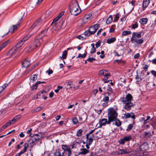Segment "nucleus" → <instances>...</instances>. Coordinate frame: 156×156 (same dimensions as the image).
<instances>
[{"mask_svg":"<svg viewBox=\"0 0 156 156\" xmlns=\"http://www.w3.org/2000/svg\"><path fill=\"white\" fill-rule=\"evenodd\" d=\"M151 73L152 75L156 77V71L154 70H152L151 71Z\"/></svg>","mask_w":156,"mask_h":156,"instance_id":"774afa93","label":"nucleus"},{"mask_svg":"<svg viewBox=\"0 0 156 156\" xmlns=\"http://www.w3.org/2000/svg\"><path fill=\"white\" fill-rule=\"evenodd\" d=\"M62 148L64 151L68 152V154H72V151L70 148L68 146L66 145H62Z\"/></svg>","mask_w":156,"mask_h":156,"instance_id":"f3484780","label":"nucleus"},{"mask_svg":"<svg viewBox=\"0 0 156 156\" xmlns=\"http://www.w3.org/2000/svg\"><path fill=\"white\" fill-rule=\"evenodd\" d=\"M140 56V54L138 53L136 54L134 56V58H138Z\"/></svg>","mask_w":156,"mask_h":156,"instance_id":"69168bd1","label":"nucleus"},{"mask_svg":"<svg viewBox=\"0 0 156 156\" xmlns=\"http://www.w3.org/2000/svg\"><path fill=\"white\" fill-rule=\"evenodd\" d=\"M41 94L42 97L45 96L47 92H46L45 90H43L42 91H41Z\"/></svg>","mask_w":156,"mask_h":156,"instance_id":"864d4df0","label":"nucleus"},{"mask_svg":"<svg viewBox=\"0 0 156 156\" xmlns=\"http://www.w3.org/2000/svg\"><path fill=\"white\" fill-rule=\"evenodd\" d=\"M87 52L86 51H85V53L82 54H79L78 55V56L76 57V58H85L87 55Z\"/></svg>","mask_w":156,"mask_h":156,"instance_id":"ea45409f","label":"nucleus"},{"mask_svg":"<svg viewBox=\"0 0 156 156\" xmlns=\"http://www.w3.org/2000/svg\"><path fill=\"white\" fill-rule=\"evenodd\" d=\"M8 85V84L5 83L2 86H0V97L3 95L4 94V90Z\"/></svg>","mask_w":156,"mask_h":156,"instance_id":"412c9836","label":"nucleus"},{"mask_svg":"<svg viewBox=\"0 0 156 156\" xmlns=\"http://www.w3.org/2000/svg\"><path fill=\"white\" fill-rule=\"evenodd\" d=\"M37 48H38L37 47L33 42L31 43L28 47L25 48V51L27 53H30Z\"/></svg>","mask_w":156,"mask_h":156,"instance_id":"0eeeda50","label":"nucleus"},{"mask_svg":"<svg viewBox=\"0 0 156 156\" xmlns=\"http://www.w3.org/2000/svg\"><path fill=\"white\" fill-rule=\"evenodd\" d=\"M17 50L16 48L14 47L9 50L8 53V55H10V57H15L17 54Z\"/></svg>","mask_w":156,"mask_h":156,"instance_id":"6e6552de","label":"nucleus"},{"mask_svg":"<svg viewBox=\"0 0 156 156\" xmlns=\"http://www.w3.org/2000/svg\"><path fill=\"white\" fill-rule=\"evenodd\" d=\"M89 152V150L86 149L85 148L81 149L80 152L79 153V154H86Z\"/></svg>","mask_w":156,"mask_h":156,"instance_id":"a878e982","label":"nucleus"},{"mask_svg":"<svg viewBox=\"0 0 156 156\" xmlns=\"http://www.w3.org/2000/svg\"><path fill=\"white\" fill-rule=\"evenodd\" d=\"M94 138V135H89V134H87V142H88L89 144H92Z\"/></svg>","mask_w":156,"mask_h":156,"instance_id":"2eb2a0df","label":"nucleus"},{"mask_svg":"<svg viewBox=\"0 0 156 156\" xmlns=\"http://www.w3.org/2000/svg\"><path fill=\"white\" fill-rule=\"evenodd\" d=\"M13 124V123L11 122V121L10 120L9 122L5 123V125L7 127H8V126H10L11 124Z\"/></svg>","mask_w":156,"mask_h":156,"instance_id":"052dcab7","label":"nucleus"},{"mask_svg":"<svg viewBox=\"0 0 156 156\" xmlns=\"http://www.w3.org/2000/svg\"><path fill=\"white\" fill-rule=\"evenodd\" d=\"M107 93L108 94V96H110L111 94L112 93V89L111 87L110 86L108 85V87L107 89Z\"/></svg>","mask_w":156,"mask_h":156,"instance_id":"473e14b6","label":"nucleus"},{"mask_svg":"<svg viewBox=\"0 0 156 156\" xmlns=\"http://www.w3.org/2000/svg\"><path fill=\"white\" fill-rule=\"evenodd\" d=\"M60 19V18L57 16L54 19L52 23L56 26L57 24V22Z\"/></svg>","mask_w":156,"mask_h":156,"instance_id":"4c0bfd02","label":"nucleus"},{"mask_svg":"<svg viewBox=\"0 0 156 156\" xmlns=\"http://www.w3.org/2000/svg\"><path fill=\"white\" fill-rule=\"evenodd\" d=\"M96 59L94 58H89L87 59V60L90 62H92L93 61L95 60Z\"/></svg>","mask_w":156,"mask_h":156,"instance_id":"6e6d98bb","label":"nucleus"},{"mask_svg":"<svg viewBox=\"0 0 156 156\" xmlns=\"http://www.w3.org/2000/svg\"><path fill=\"white\" fill-rule=\"evenodd\" d=\"M20 24V23L19 21L18 23H17L16 24L12 26V28H13L14 30H15L17 29V27L19 26V25Z\"/></svg>","mask_w":156,"mask_h":156,"instance_id":"a18cd8bd","label":"nucleus"},{"mask_svg":"<svg viewBox=\"0 0 156 156\" xmlns=\"http://www.w3.org/2000/svg\"><path fill=\"white\" fill-rule=\"evenodd\" d=\"M131 152L128 149H121L119 150L118 152V154H128Z\"/></svg>","mask_w":156,"mask_h":156,"instance_id":"6ab92c4d","label":"nucleus"},{"mask_svg":"<svg viewBox=\"0 0 156 156\" xmlns=\"http://www.w3.org/2000/svg\"><path fill=\"white\" fill-rule=\"evenodd\" d=\"M72 121L74 124L76 125L78 122V121L76 117L73 118Z\"/></svg>","mask_w":156,"mask_h":156,"instance_id":"49530a36","label":"nucleus"},{"mask_svg":"<svg viewBox=\"0 0 156 156\" xmlns=\"http://www.w3.org/2000/svg\"><path fill=\"white\" fill-rule=\"evenodd\" d=\"M83 130L81 129H79L77 132L76 136H80L82 135Z\"/></svg>","mask_w":156,"mask_h":156,"instance_id":"a19ab883","label":"nucleus"},{"mask_svg":"<svg viewBox=\"0 0 156 156\" xmlns=\"http://www.w3.org/2000/svg\"><path fill=\"white\" fill-rule=\"evenodd\" d=\"M131 33V32L130 31L125 30L122 32V35L123 36H126L130 34Z\"/></svg>","mask_w":156,"mask_h":156,"instance_id":"58836bf2","label":"nucleus"},{"mask_svg":"<svg viewBox=\"0 0 156 156\" xmlns=\"http://www.w3.org/2000/svg\"><path fill=\"white\" fill-rule=\"evenodd\" d=\"M42 108V107H38L37 108L35 109V110L36 112H38L40 111Z\"/></svg>","mask_w":156,"mask_h":156,"instance_id":"e2e57ef3","label":"nucleus"},{"mask_svg":"<svg viewBox=\"0 0 156 156\" xmlns=\"http://www.w3.org/2000/svg\"><path fill=\"white\" fill-rule=\"evenodd\" d=\"M96 48H97L101 46V42L99 41L97 42L95 44Z\"/></svg>","mask_w":156,"mask_h":156,"instance_id":"bf43d9fd","label":"nucleus"},{"mask_svg":"<svg viewBox=\"0 0 156 156\" xmlns=\"http://www.w3.org/2000/svg\"><path fill=\"white\" fill-rule=\"evenodd\" d=\"M29 39V38H28V37H27V35H26V36L24 37L21 40L24 43L26 41L28 40Z\"/></svg>","mask_w":156,"mask_h":156,"instance_id":"13d9d810","label":"nucleus"},{"mask_svg":"<svg viewBox=\"0 0 156 156\" xmlns=\"http://www.w3.org/2000/svg\"><path fill=\"white\" fill-rule=\"evenodd\" d=\"M113 17L111 15H110L106 20V23L108 24H110L112 21Z\"/></svg>","mask_w":156,"mask_h":156,"instance_id":"c9c22d12","label":"nucleus"},{"mask_svg":"<svg viewBox=\"0 0 156 156\" xmlns=\"http://www.w3.org/2000/svg\"><path fill=\"white\" fill-rule=\"evenodd\" d=\"M91 18L87 15H85L83 18V20L84 22V23L87 22V21L90 20Z\"/></svg>","mask_w":156,"mask_h":156,"instance_id":"c756f323","label":"nucleus"},{"mask_svg":"<svg viewBox=\"0 0 156 156\" xmlns=\"http://www.w3.org/2000/svg\"><path fill=\"white\" fill-rule=\"evenodd\" d=\"M104 76V78L103 79V80H107L108 79V76H110V73H109L107 72L106 73V75H105Z\"/></svg>","mask_w":156,"mask_h":156,"instance_id":"09e8293b","label":"nucleus"},{"mask_svg":"<svg viewBox=\"0 0 156 156\" xmlns=\"http://www.w3.org/2000/svg\"><path fill=\"white\" fill-rule=\"evenodd\" d=\"M116 40V38L115 37H112L110 39H108L107 40L106 42L108 44H111L115 42Z\"/></svg>","mask_w":156,"mask_h":156,"instance_id":"f704fd0d","label":"nucleus"},{"mask_svg":"<svg viewBox=\"0 0 156 156\" xmlns=\"http://www.w3.org/2000/svg\"><path fill=\"white\" fill-rule=\"evenodd\" d=\"M40 138L38 137V134H35L31 136V138L29 140L28 142L30 144H33L38 140Z\"/></svg>","mask_w":156,"mask_h":156,"instance_id":"1a4fd4ad","label":"nucleus"},{"mask_svg":"<svg viewBox=\"0 0 156 156\" xmlns=\"http://www.w3.org/2000/svg\"><path fill=\"white\" fill-rule=\"evenodd\" d=\"M138 23L137 22H135V23L134 24L132 25V27H131V29H134L135 28L138 27Z\"/></svg>","mask_w":156,"mask_h":156,"instance_id":"79ce46f5","label":"nucleus"},{"mask_svg":"<svg viewBox=\"0 0 156 156\" xmlns=\"http://www.w3.org/2000/svg\"><path fill=\"white\" fill-rule=\"evenodd\" d=\"M119 17V15L118 14H116L115 16V18L113 22H116L117 21Z\"/></svg>","mask_w":156,"mask_h":156,"instance_id":"3c124183","label":"nucleus"},{"mask_svg":"<svg viewBox=\"0 0 156 156\" xmlns=\"http://www.w3.org/2000/svg\"><path fill=\"white\" fill-rule=\"evenodd\" d=\"M23 44L24 43L23 42V41L21 40L17 44H16V46L14 47H16V49H17V48H20Z\"/></svg>","mask_w":156,"mask_h":156,"instance_id":"72a5a7b5","label":"nucleus"},{"mask_svg":"<svg viewBox=\"0 0 156 156\" xmlns=\"http://www.w3.org/2000/svg\"><path fill=\"white\" fill-rule=\"evenodd\" d=\"M30 65V62L27 61V59H26L22 62V66L24 68L28 67Z\"/></svg>","mask_w":156,"mask_h":156,"instance_id":"4be33fe9","label":"nucleus"},{"mask_svg":"<svg viewBox=\"0 0 156 156\" xmlns=\"http://www.w3.org/2000/svg\"><path fill=\"white\" fill-rule=\"evenodd\" d=\"M147 18H143L140 19L139 22L141 24L144 25L147 23Z\"/></svg>","mask_w":156,"mask_h":156,"instance_id":"c85d7f7f","label":"nucleus"},{"mask_svg":"<svg viewBox=\"0 0 156 156\" xmlns=\"http://www.w3.org/2000/svg\"><path fill=\"white\" fill-rule=\"evenodd\" d=\"M100 127H101L102 126H105L106 124H110V123H108V121L106 119L103 118L100 119L99 122Z\"/></svg>","mask_w":156,"mask_h":156,"instance_id":"a211bd4d","label":"nucleus"},{"mask_svg":"<svg viewBox=\"0 0 156 156\" xmlns=\"http://www.w3.org/2000/svg\"><path fill=\"white\" fill-rule=\"evenodd\" d=\"M37 85L36 83H35L34 85H33L31 87V90H34L36 89H37Z\"/></svg>","mask_w":156,"mask_h":156,"instance_id":"603ef678","label":"nucleus"},{"mask_svg":"<svg viewBox=\"0 0 156 156\" xmlns=\"http://www.w3.org/2000/svg\"><path fill=\"white\" fill-rule=\"evenodd\" d=\"M109 100V97L108 96H105L104 97L101 101L104 102H105L102 104V106L104 107H106L108 106V102Z\"/></svg>","mask_w":156,"mask_h":156,"instance_id":"aec40b11","label":"nucleus"},{"mask_svg":"<svg viewBox=\"0 0 156 156\" xmlns=\"http://www.w3.org/2000/svg\"><path fill=\"white\" fill-rule=\"evenodd\" d=\"M64 12L62 11L61 12L58 16L60 18H61L62 16L64 15Z\"/></svg>","mask_w":156,"mask_h":156,"instance_id":"338daca9","label":"nucleus"},{"mask_svg":"<svg viewBox=\"0 0 156 156\" xmlns=\"http://www.w3.org/2000/svg\"><path fill=\"white\" fill-rule=\"evenodd\" d=\"M150 2V0H144L143 3V10L147 7Z\"/></svg>","mask_w":156,"mask_h":156,"instance_id":"b1692460","label":"nucleus"},{"mask_svg":"<svg viewBox=\"0 0 156 156\" xmlns=\"http://www.w3.org/2000/svg\"><path fill=\"white\" fill-rule=\"evenodd\" d=\"M67 51H64L63 52L62 57L63 59H66V58Z\"/></svg>","mask_w":156,"mask_h":156,"instance_id":"37998d69","label":"nucleus"},{"mask_svg":"<svg viewBox=\"0 0 156 156\" xmlns=\"http://www.w3.org/2000/svg\"><path fill=\"white\" fill-rule=\"evenodd\" d=\"M132 138L130 135L124 136L123 138L119 140V143L121 144H124L125 142L129 141Z\"/></svg>","mask_w":156,"mask_h":156,"instance_id":"9b49d317","label":"nucleus"},{"mask_svg":"<svg viewBox=\"0 0 156 156\" xmlns=\"http://www.w3.org/2000/svg\"><path fill=\"white\" fill-rule=\"evenodd\" d=\"M42 35L40 36V35H37L35 38V39L34 43L36 45L37 47H39L43 42V41L42 39Z\"/></svg>","mask_w":156,"mask_h":156,"instance_id":"39448f33","label":"nucleus"},{"mask_svg":"<svg viewBox=\"0 0 156 156\" xmlns=\"http://www.w3.org/2000/svg\"><path fill=\"white\" fill-rule=\"evenodd\" d=\"M132 43L136 42L138 44H141L144 42V40L142 38L139 39H133L132 41H131Z\"/></svg>","mask_w":156,"mask_h":156,"instance_id":"393cba45","label":"nucleus"},{"mask_svg":"<svg viewBox=\"0 0 156 156\" xmlns=\"http://www.w3.org/2000/svg\"><path fill=\"white\" fill-rule=\"evenodd\" d=\"M133 98L130 94H128L126 95L125 98H122L121 99L122 102H131L133 100Z\"/></svg>","mask_w":156,"mask_h":156,"instance_id":"423d86ee","label":"nucleus"},{"mask_svg":"<svg viewBox=\"0 0 156 156\" xmlns=\"http://www.w3.org/2000/svg\"><path fill=\"white\" fill-rule=\"evenodd\" d=\"M107 72H108L107 70L104 69L101 70L99 71L98 75L100 76H102L106 75Z\"/></svg>","mask_w":156,"mask_h":156,"instance_id":"7c9ffc66","label":"nucleus"},{"mask_svg":"<svg viewBox=\"0 0 156 156\" xmlns=\"http://www.w3.org/2000/svg\"><path fill=\"white\" fill-rule=\"evenodd\" d=\"M143 134L144 137L145 138L151 137L152 136V134H151V133L149 131L144 132Z\"/></svg>","mask_w":156,"mask_h":156,"instance_id":"5701e85b","label":"nucleus"},{"mask_svg":"<svg viewBox=\"0 0 156 156\" xmlns=\"http://www.w3.org/2000/svg\"><path fill=\"white\" fill-rule=\"evenodd\" d=\"M37 74H35L30 76V82H34L37 79Z\"/></svg>","mask_w":156,"mask_h":156,"instance_id":"bb28decb","label":"nucleus"},{"mask_svg":"<svg viewBox=\"0 0 156 156\" xmlns=\"http://www.w3.org/2000/svg\"><path fill=\"white\" fill-rule=\"evenodd\" d=\"M55 156H62L61 153L59 151H56L54 153Z\"/></svg>","mask_w":156,"mask_h":156,"instance_id":"c03bdc74","label":"nucleus"},{"mask_svg":"<svg viewBox=\"0 0 156 156\" xmlns=\"http://www.w3.org/2000/svg\"><path fill=\"white\" fill-rule=\"evenodd\" d=\"M140 148L141 151H145L149 148L147 142H144L140 146Z\"/></svg>","mask_w":156,"mask_h":156,"instance_id":"dca6fc26","label":"nucleus"},{"mask_svg":"<svg viewBox=\"0 0 156 156\" xmlns=\"http://www.w3.org/2000/svg\"><path fill=\"white\" fill-rule=\"evenodd\" d=\"M115 26V25H112L110 27L109 30L110 33H112L114 32L115 31V28L114 27Z\"/></svg>","mask_w":156,"mask_h":156,"instance_id":"de8ad7c7","label":"nucleus"},{"mask_svg":"<svg viewBox=\"0 0 156 156\" xmlns=\"http://www.w3.org/2000/svg\"><path fill=\"white\" fill-rule=\"evenodd\" d=\"M135 124V122L134 120H133V123L129 124L127 127V128L126 129V131H129L131 130L133 127V125Z\"/></svg>","mask_w":156,"mask_h":156,"instance_id":"2f4dec72","label":"nucleus"},{"mask_svg":"<svg viewBox=\"0 0 156 156\" xmlns=\"http://www.w3.org/2000/svg\"><path fill=\"white\" fill-rule=\"evenodd\" d=\"M10 40L9 39L5 41L2 43L0 46V49H2L3 48H5L10 42Z\"/></svg>","mask_w":156,"mask_h":156,"instance_id":"cd10ccee","label":"nucleus"},{"mask_svg":"<svg viewBox=\"0 0 156 156\" xmlns=\"http://www.w3.org/2000/svg\"><path fill=\"white\" fill-rule=\"evenodd\" d=\"M99 26V24H96L93 26L90 27L84 33V35L86 36L89 37L94 34L98 29Z\"/></svg>","mask_w":156,"mask_h":156,"instance_id":"7ed1b4c3","label":"nucleus"},{"mask_svg":"<svg viewBox=\"0 0 156 156\" xmlns=\"http://www.w3.org/2000/svg\"><path fill=\"white\" fill-rule=\"evenodd\" d=\"M7 127L4 124L3 126H2L0 128V131H3Z\"/></svg>","mask_w":156,"mask_h":156,"instance_id":"680f3d73","label":"nucleus"},{"mask_svg":"<svg viewBox=\"0 0 156 156\" xmlns=\"http://www.w3.org/2000/svg\"><path fill=\"white\" fill-rule=\"evenodd\" d=\"M123 117L125 119L131 118L134 120L135 118V115H134L133 113V112H131L130 113H127L124 114Z\"/></svg>","mask_w":156,"mask_h":156,"instance_id":"4468645a","label":"nucleus"},{"mask_svg":"<svg viewBox=\"0 0 156 156\" xmlns=\"http://www.w3.org/2000/svg\"><path fill=\"white\" fill-rule=\"evenodd\" d=\"M47 30L45 29L42 31L40 33V34H39L38 35H40V36L41 35L43 36V37L45 35L46 33H47Z\"/></svg>","mask_w":156,"mask_h":156,"instance_id":"8fccbe9b","label":"nucleus"},{"mask_svg":"<svg viewBox=\"0 0 156 156\" xmlns=\"http://www.w3.org/2000/svg\"><path fill=\"white\" fill-rule=\"evenodd\" d=\"M29 146L28 144L27 143H26L24 145V148L19 153L16 154L15 156H20L21 154L24 153L27 151V149L28 147Z\"/></svg>","mask_w":156,"mask_h":156,"instance_id":"ddd939ff","label":"nucleus"},{"mask_svg":"<svg viewBox=\"0 0 156 156\" xmlns=\"http://www.w3.org/2000/svg\"><path fill=\"white\" fill-rule=\"evenodd\" d=\"M42 95L41 92L40 91L38 92L36 95L37 98L39 99L40 98H41V96Z\"/></svg>","mask_w":156,"mask_h":156,"instance_id":"5fc2aeb1","label":"nucleus"},{"mask_svg":"<svg viewBox=\"0 0 156 156\" xmlns=\"http://www.w3.org/2000/svg\"><path fill=\"white\" fill-rule=\"evenodd\" d=\"M29 39V38H28V37H27V35H26V36L24 37L21 40L24 43L26 41L28 40Z\"/></svg>","mask_w":156,"mask_h":156,"instance_id":"4d7b16f0","label":"nucleus"},{"mask_svg":"<svg viewBox=\"0 0 156 156\" xmlns=\"http://www.w3.org/2000/svg\"><path fill=\"white\" fill-rule=\"evenodd\" d=\"M70 12L72 15L77 16L80 14L81 10L77 1L72 2L69 6Z\"/></svg>","mask_w":156,"mask_h":156,"instance_id":"f03ea898","label":"nucleus"},{"mask_svg":"<svg viewBox=\"0 0 156 156\" xmlns=\"http://www.w3.org/2000/svg\"><path fill=\"white\" fill-rule=\"evenodd\" d=\"M21 117V115H18L14 117L16 119L17 121Z\"/></svg>","mask_w":156,"mask_h":156,"instance_id":"0e129e2a","label":"nucleus"},{"mask_svg":"<svg viewBox=\"0 0 156 156\" xmlns=\"http://www.w3.org/2000/svg\"><path fill=\"white\" fill-rule=\"evenodd\" d=\"M118 113L113 108H110L108 110V123H111L114 122L117 118Z\"/></svg>","mask_w":156,"mask_h":156,"instance_id":"f257e3e1","label":"nucleus"},{"mask_svg":"<svg viewBox=\"0 0 156 156\" xmlns=\"http://www.w3.org/2000/svg\"><path fill=\"white\" fill-rule=\"evenodd\" d=\"M114 122H115V125L118 127H119L121 125L122 122L117 118Z\"/></svg>","mask_w":156,"mask_h":156,"instance_id":"e433bc0d","label":"nucleus"},{"mask_svg":"<svg viewBox=\"0 0 156 156\" xmlns=\"http://www.w3.org/2000/svg\"><path fill=\"white\" fill-rule=\"evenodd\" d=\"M124 105V108L127 111H129L133 106V104L132 102H122Z\"/></svg>","mask_w":156,"mask_h":156,"instance_id":"f8f14e48","label":"nucleus"},{"mask_svg":"<svg viewBox=\"0 0 156 156\" xmlns=\"http://www.w3.org/2000/svg\"><path fill=\"white\" fill-rule=\"evenodd\" d=\"M42 20L40 18L37 20L29 28L28 31L30 32L33 29L34 31L36 32L40 28L42 24Z\"/></svg>","mask_w":156,"mask_h":156,"instance_id":"20e7f679","label":"nucleus"},{"mask_svg":"<svg viewBox=\"0 0 156 156\" xmlns=\"http://www.w3.org/2000/svg\"><path fill=\"white\" fill-rule=\"evenodd\" d=\"M142 31L139 32H133L132 34V37L131 38V41H132L133 39H136V37L138 38H140L141 37V34L142 33Z\"/></svg>","mask_w":156,"mask_h":156,"instance_id":"9d476101","label":"nucleus"}]
</instances>
